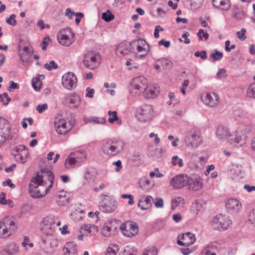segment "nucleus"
I'll use <instances>...</instances> for the list:
<instances>
[{
    "mask_svg": "<svg viewBox=\"0 0 255 255\" xmlns=\"http://www.w3.org/2000/svg\"><path fill=\"white\" fill-rule=\"evenodd\" d=\"M61 221L58 216L49 215L43 219L41 224L42 235L39 242L40 250L45 255H52L57 251L58 242L54 236L56 228Z\"/></svg>",
    "mask_w": 255,
    "mask_h": 255,
    "instance_id": "obj_1",
    "label": "nucleus"
},
{
    "mask_svg": "<svg viewBox=\"0 0 255 255\" xmlns=\"http://www.w3.org/2000/svg\"><path fill=\"white\" fill-rule=\"evenodd\" d=\"M54 175L51 171L47 172L41 170L33 177L29 186V192L33 198H38L44 196L51 188L54 182Z\"/></svg>",
    "mask_w": 255,
    "mask_h": 255,
    "instance_id": "obj_2",
    "label": "nucleus"
},
{
    "mask_svg": "<svg viewBox=\"0 0 255 255\" xmlns=\"http://www.w3.org/2000/svg\"><path fill=\"white\" fill-rule=\"evenodd\" d=\"M216 135L220 139H229L230 144L234 147H241L246 143L244 134L239 132L232 134L229 129L225 127L219 126L216 129Z\"/></svg>",
    "mask_w": 255,
    "mask_h": 255,
    "instance_id": "obj_3",
    "label": "nucleus"
},
{
    "mask_svg": "<svg viewBox=\"0 0 255 255\" xmlns=\"http://www.w3.org/2000/svg\"><path fill=\"white\" fill-rule=\"evenodd\" d=\"M125 144L121 140H109L102 146V151L104 154L109 156H115L121 152Z\"/></svg>",
    "mask_w": 255,
    "mask_h": 255,
    "instance_id": "obj_4",
    "label": "nucleus"
},
{
    "mask_svg": "<svg viewBox=\"0 0 255 255\" xmlns=\"http://www.w3.org/2000/svg\"><path fill=\"white\" fill-rule=\"evenodd\" d=\"M184 142L186 146L190 149L197 147L202 142L199 131L195 128L187 131L184 138Z\"/></svg>",
    "mask_w": 255,
    "mask_h": 255,
    "instance_id": "obj_5",
    "label": "nucleus"
},
{
    "mask_svg": "<svg viewBox=\"0 0 255 255\" xmlns=\"http://www.w3.org/2000/svg\"><path fill=\"white\" fill-rule=\"evenodd\" d=\"M232 224L230 217L226 215L218 214L213 218L212 226L216 230L224 231L227 230Z\"/></svg>",
    "mask_w": 255,
    "mask_h": 255,
    "instance_id": "obj_6",
    "label": "nucleus"
},
{
    "mask_svg": "<svg viewBox=\"0 0 255 255\" xmlns=\"http://www.w3.org/2000/svg\"><path fill=\"white\" fill-rule=\"evenodd\" d=\"M147 83V80L144 76L134 78L131 83L130 92L134 96L140 95L146 89Z\"/></svg>",
    "mask_w": 255,
    "mask_h": 255,
    "instance_id": "obj_7",
    "label": "nucleus"
},
{
    "mask_svg": "<svg viewBox=\"0 0 255 255\" xmlns=\"http://www.w3.org/2000/svg\"><path fill=\"white\" fill-rule=\"evenodd\" d=\"M100 55L98 52L89 51L84 56L83 63L84 65L89 69H94L100 64Z\"/></svg>",
    "mask_w": 255,
    "mask_h": 255,
    "instance_id": "obj_8",
    "label": "nucleus"
},
{
    "mask_svg": "<svg viewBox=\"0 0 255 255\" xmlns=\"http://www.w3.org/2000/svg\"><path fill=\"white\" fill-rule=\"evenodd\" d=\"M74 34L70 28L61 29L58 33L57 38L59 42L62 45L69 46L75 41Z\"/></svg>",
    "mask_w": 255,
    "mask_h": 255,
    "instance_id": "obj_9",
    "label": "nucleus"
},
{
    "mask_svg": "<svg viewBox=\"0 0 255 255\" xmlns=\"http://www.w3.org/2000/svg\"><path fill=\"white\" fill-rule=\"evenodd\" d=\"M120 228L123 235L128 238L134 236L138 232V227L136 223L130 221L122 223Z\"/></svg>",
    "mask_w": 255,
    "mask_h": 255,
    "instance_id": "obj_10",
    "label": "nucleus"
},
{
    "mask_svg": "<svg viewBox=\"0 0 255 255\" xmlns=\"http://www.w3.org/2000/svg\"><path fill=\"white\" fill-rule=\"evenodd\" d=\"M153 116V107L150 105L145 104L141 106L137 111L136 117L141 122L150 121Z\"/></svg>",
    "mask_w": 255,
    "mask_h": 255,
    "instance_id": "obj_11",
    "label": "nucleus"
},
{
    "mask_svg": "<svg viewBox=\"0 0 255 255\" xmlns=\"http://www.w3.org/2000/svg\"><path fill=\"white\" fill-rule=\"evenodd\" d=\"M14 222L8 218L0 222V238H5L9 237L14 230Z\"/></svg>",
    "mask_w": 255,
    "mask_h": 255,
    "instance_id": "obj_12",
    "label": "nucleus"
},
{
    "mask_svg": "<svg viewBox=\"0 0 255 255\" xmlns=\"http://www.w3.org/2000/svg\"><path fill=\"white\" fill-rule=\"evenodd\" d=\"M189 176L185 174H178L172 178L170 185L174 189H180L187 185Z\"/></svg>",
    "mask_w": 255,
    "mask_h": 255,
    "instance_id": "obj_13",
    "label": "nucleus"
},
{
    "mask_svg": "<svg viewBox=\"0 0 255 255\" xmlns=\"http://www.w3.org/2000/svg\"><path fill=\"white\" fill-rule=\"evenodd\" d=\"M77 82V78L72 72H67L62 76V85L68 90H71L76 87Z\"/></svg>",
    "mask_w": 255,
    "mask_h": 255,
    "instance_id": "obj_14",
    "label": "nucleus"
},
{
    "mask_svg": "<svg viewBox=\"0 0 255 255\" xmlns=\"http://www.w3.org/2000/svg\"><path fill=\"white\" fill-rule=\"evenodd\" d=\"M54 127L58 134H65L71 130L72 125L64 119L56 118L54 122Z\"/></svg>",
    "mask_w": 255,
    "mask_h": 255,
    "instance_id": "obj_15",
    "label": "nucleus"
},
{
    "mask_svg": "<svg viewBox=\"0 0 255 255\" xmlns=\"http://www.w3.org/2000/svg\"><path fill=\"white\" fill-rule=\"evenodd\" d=\"M201 99L206 105L214 108L217 106L220 98L216 93L211 92L203 94L201 96Z\"/></svg>",
    "mask_w": 255,
    "mask_h": 255,
    "instance_id": "obj_16",
    "label": "nucleus"
},
{
    "mask_svg": "<svg viewBox=\"0 0 255 255\" xmlns=\"http://www.w3.org/2000/svg\"><path fill=\"white\" fill-rule=\"evenodd\" d=\"M10 131V127L7 120L0 117V145L3 143L8 138Z\"/></svg>",
    "mask_w": 255,
    "mask_h": 255,
    "instance_id": "obj_17",
    "label": "nucleus"
},
{
    "mask_svg": "<svg viewBox=\"0 0 255 255\" xmlns=\"http://www.w3.org/2000/svg\"><path fill=\"white\" fill-rule=\"evenodd\" d=\"M132 45V42L125 41L121 43L116 49L117 55L119 57L128 55L133 50Z\"/></svg>",
    "mask_w": 255,
    "mask_h": 255,
    "instance_id": "obj_18",
    "label": "nucleus"
},
{
    "mask_svg": "<svg viewBox=\"0 0 255 255\" xmlns=\"http://www.w3.org/2000/svg\"><path fill=\"white\" fill-rule=\"evenodd\" d=\"M117 208V204L115 201L113 200L109 197L104 198L100 205V209L105 213H111Z\"/></svg>",
    "mask_w": 255,
    "mask_h": 255,
    "instance_id": "obj_19",
    "label": "nucleus"
},
{
    "mask_svg": "<svg viewBox=\"0 0 255 255\" xmlns=\"http://www.w3.org/2000/svg\"><path fill=\"white\" fill-rule=\"evenodd\" d=\"M196 241L195 235L190 232H187L178 236L177 244L180 246L191 245Z\"/></svg>",
    "mask_w": 255,
    "mask_h": 255,
    "instance_id": "obj_20",
    "label": "nucleus"
},
{
    "mask_svg": "<svg viewBox=\"0 0 255 255\" xmlns=\"http://www.w3.org/2000/svg\"><path fill=\"white\" fill-rule=\"evenodd\" d=\"M202 179L198 175H193L189 176V182L187 185L189 189L193 191H197L202 187Z\"/></svg>",
    "mask_w": 255,
    "mask_h": 255,
    "instance_id": "obj_21",
    "label": "nucleus"
},
{
    "mask_svg": "<svg viewBox=\"0 0 255 255\" xmlns=\"http://www.w3.org/2000/svg\"><path fill=\"white\" fill-rule=\"evenodd\" d=\"M227 209L232 213H237L242 209V205L241 202L235 198H230L226 203Z\"/></svg>",
    "mask_w": 255,
    "mask_h": 255,
    "instance_id": "obj_22",
    "label": "nucleus"
},
{
    "mask_svg": "<svg viewBox=\"0 0 255 255\" xmlns=\"http://www.w3.org/2000/svg\"><path fill=\"white\" fill-rule=\"evenodd\" d=\"M19 250L18 246L14 243H10L4 246L0 251V255H13Z\"/></svg>",
    "mask_w": 255,
    "mask_h": 255,
    "instance_id": "obj_23",
    "label": "nucleus"
},
{
    "mask_svg": "<svg viewBox=\"0 0 255 255\" xmlns=\"http://www.w3.org/2000/svg\"><path fill=\"white\" fill-rule=\"evenodd\" d=\"M143 93L145 98L147 99L154 98L159 93L158 87L155 85L147 84L146 89H145Z\"/></svg>",
    "mask_w": 255,
    "mask_h": 255,
    "instance_id": "obj_24",
    "label": "nucleus"
},
{
    "mask_svg": "<svg viewBox=\"0 0 255 255\" xmlns=\"http://www.w3.org/2000/svg\"><path fill=\"white\" fill-rule=\"evenodd\" d=\"M153 202V198L151 196H144L139 200L138 206L142 210H146L149 208Z\"/></svg>",
    "mask_w": 255,
    "mask_h": 255,
    "instance_id": "obj_25",
    "label": "nucleus"
},
{
    "mask_svg": "<svg viewBox=\"0 0 255 255\" xmlns=\"http://www.w3.org/2000/svg\"><path fill=\"white\" fill-rule=\"evenodd\" d=\"M63 252L64 255H74L77 253L76 244L73 242L67 243L63 249Z\"/></svg>",
    "mask_w": 255,
    "mask_h": 255,
    "instance_id": "obj_26",
    "label": "nucleus"
},
{
    "mask_svg": "<svg viewBox=\"0 0 255 255\" xmlns=\"http://www.w3.org/2000/svg\"><path fill=\"white\" fill-rule=\"evenodd\" d=\"M214 6L223 10H228L231 7L230 0H212Z\"/></svg>",
    "mask_w": 255,
    "mask_h": 255,
    "instance_id": "obj_27",
    "label": "nucleus"
},
{
    "mask_svg": "<svg viewBox=\"0 0 255 255\" xmlns=\"http://www.w3.org/2000/svg\"><path fill=\"white\" fill-rule=\"evenodd\" d=\"M136 43L137 45V50L138 52H144L148 53V45L146 41L143 39H139L137 40H134L132 42V44Z\"/></svg>",
    "mask_w": 255,
    "mask_h": 255,
    "instance_id": "obj_28",
    "label": "nucleus"
},
{
    "mask_svg": "<svg viewBox=\"0 0 255 255\" xmlns=\"http://www.w3.org/2000/svg\"><path fill=\"white\" fill-rule=\"evenodd\" d=\"M31 56L32 52L28 46L23 47L22 51H21L19 53L20 59L23 62H28Z\"/></svg>",
    "mask_w": 255,
    "mask_h": 255,
    "instance_id": "obj_29",
    "label": "nucleus"
},
{
    "mask_svg": "<svg viewBox=\"0 0 255 255\" xmlns=\"http://www.w3.org/2000/svg\"><path fill=\"white\" fill-rule=\"evenodd\" d=\"M70 106L77 108L81 104V98L79 95L76 93H73L69 95L67 99Z\"/></svg>",
    "mask_w": 255,
    "mask_h": 255,
    "instance_id": "obj_30",
    "label": "nucleus"
},
{
    "mask_svg": "<svg viewBox=\"0 0 255 255\" xmlns=\"http://www.w3.org/2000/svg\"><path fill=\"white\" fill-rule=\"evenodd\" d=\"M69 197L64 191L59 192L56 196V202L59 206L65 205L68 202Z\"/></svg>",
    "mask_w": 255,
    "mask_h": 255,
    "instance_id": "obj_31",
    "label": "nucleus"
},
{
    "mask_svg": "<svg viewBox=\"0 0 255 255\" xmlns=\"http://www.w3.org/2000/svg\"><path fill=\"white\" fill-rule=\"evenodd\" d=\"M197 158V155H193L191 157L190 160L187 163L188 167L192 170H198L202 169V166L200 165Z\"/></svg>",
    "mask_w": 255,
    "mask_h": 255,
    "instance_id": "obj_32",
    "label": "nucleus"
},
{
    "mask_svg": "<svg viewBox=\"0 0 255 255\" xmlns=\"http://www.w3.org/2000/svg\"><path fill=\"white\" fill-rule=\"evenodd\" d=\"M71 154L76 159L77 162H78L80 165L87 159L86 152L84 150H77L71 152Z\"/></svg>",
    "mask_w": 255,
    "mask_h": 255,
    "instance_id": "obj_33",
    "label": "nucleus"
},
{
    "mask_svg": "<svg viewBox=\"0 0 255 255\" xmlns=\"http://www.w3.org/2000/svg\"><path fill=\"white\" fill-rule=\"evenodd\" d=\"M80 166V164L77 162L76 159L72 155L71 153L67 157L64 164L66 168L69 169L70 168Z\"/></svg>",
    "mask_w": 255,
    "mask_h": 255,
    "instance_id": "obj_34",
    "label": "nucleus"
},
{
    "mask_svg": "<svg viewBox=\"0 0 255 255\" xmlns=\"http://www.w3.org/2000/svg\"><path fill=\"white\" fill-rule=\"evenodd\" d=\"M246 12L242 8L234 6L233 8L232 16L238 20H241L244 18Z\"/></svg>",
    "mask_w": 255,
    "mask_h": 255,
    "instance_id": "obj_35",
    "label": "nucleus"
},
{
    "mask_svg": "<svg viewBox=\"0 0 255 255\" xmlns=\"http://www.w3.org/2000/svg\"><path fill=\"white\" fill-rule=\"evenodd\" d=\"M29 156V152L28 151H24L23 154H15L14 158L18 162L23 163L27 161V158Z\"/></svg>",
    "mask_w": 255,
    "mask_h": 255,
    "instance_id": "obj_36",
    "label": "nucleus"
},
{
    "mask_svg": "<svg viewBox=\"0 0 255 255\" xmlns=\"http://www.w3.org/2000/svg\"><path fill=\"white\" fill-rule=\"evenodd\" d=\"M108 115L110 117L108 119V122L112 124L116 121L118 125H121L122 124V120L117 116V112L116 111H109L108 112Z\"/></svg>",
    "mask_w": 255,
    "mask_h": 255,
    "instance_id": "obj_37",
    "label": "nucleus"
},
{
    "mask_svg": "<svg viewBox=\"0 0 255 255\" xmlns=\"http://www.w3.org/2000/svg\"><path fill=\"white\" fill-rule=\"evenodd\" d=\"M223 57V53L222 52L219 51L215 50L210 55L209 60L214 62L215 61H218L221 60Z\"/></svg>",
    "mask_w": 255,
    "mask_h": 255,
    "instance_id": "obj_38",
    "label": "nucleus"
},
{
    "mask_svg": "<svg viewBox=\"0 0 255 255\" xmlns=\"http://www.w3.org/2000/svg\"><path fill=\"white\" fill-rule=\"evenodd\" d=\"M102 233L106 237H110L112 234L111 223H107L104 225L102 229Z\"/></svg>",
    "mask_w": 255,
    "mask_h": 255,
    "instance_id": "obj_39",
    "label": "nucleus"
},
{
    "mask_svg": "<svg viewBox=\"0 0 255 255\" xmlns=\"http://www.w3.org/2000/svg\"><path fill=\"white\" fill-rule=\"evenodd\" d=\"M159 60L161 63V66L163 69H170L172 67V62L169 59L161 58Z\"/></svg>",
    "mask_w": 255,
    "mask_h": 255,
    "instance_id": "obj_40",
    "label": "nucleus"
},
{
    "mask_svg": "<svg viewBox=\"0 0 255 255\" xmlns=\"http://www.w3.org/2000/svg\"><path fill=\"white\" fill-rule=\"evenodd\" d=\"M171 163L173 166L178 165L180 167H182L184 166L182 159L179 158L177 155H174L172 157Z\"/></svg>",
    "mask_w": 255,
    "mask_h": 255,
    "instance_id": "obj_41",
    "label": "nucleus"
},
{
    "mask_svg": "<svg viewBox=\"0 0 255 255\" xmlns=\"http://www.w3.org/2000/svg\"><path fill=\"white\" fill-rule=\"evenodd\" d=\"M157 251L155 246L147 248L142 255H157Z\"/></svg>",
    "mask_w": 255,
    "mask_h": 255,
    "instance_id": "obj_42",
    "label": "nucleus"
},
{
    "mask_svg": "<svg viewBox=\"0 0 255 255\" xmlns=\"http://www.w3.org/2000/svg\"><path fill=\"white\" fill-rule=\"evenodd\" d=\"M184 199L181 197H177L172 200V206L173 208H175V207L181 206L184 204Z\"/></svg>",
    "mask_w": 255,
    "mask_h": 255,
    "instance_id": "obj_43",
    "label": "nucleus"
},
{
    "mask_svg": "<svg viewBox=\"0 0 255 255\" xmlns=\"http://www.w3.org/2000/svg\"><path fill=\"white\" fill-rule=\"evenodd\" d=\"M32 209V206L28 203L23 204L20 209V214H25Z\"/></svg>",
    "mask_w": 255,
    "mask_h": 255,
    "instance_id": "obj_44",
    "label": "nucleus"
},
{
    "mask_svg": "<svg viewBox=\"0 0 255 255\" xmlns=\"http://www.w3.org/2000/svg\"><path fill=\"white\" fill-rule=\"evenodd\" d=\"M0 100L2 102L3 106H6L11 100L7 93L0 94Z\"/></svg>",
    "mask_w": 255,
    "mask_h": 255,
    "instance_id": "obj_45",
    "label": "nucleus"
},
{
    "mask_svg": "<svg viewBox=\"0 0 255 255\" xmlns=\"http://www.w3.org/2000/svg\"><path fill=\"white\" fill-rule=\"evenodd\" d=\"M32 85L33 88L36 90L38 91L40 89L42 85L41 81L37 78L32 79Z\"/></svg>",
    "mask_w": 255,
    "mask_h": 255,
    "instance_id": "obj_46",
    "label": "nucleus"
},
{
    "mask_svg": "<svg viewBox=\"0 0 255 255\" xmlns=\"http://www.w3.org/2000/svg\"><path fill=\"white\" fill-rule=\"evenodd\" d=\"M44 68L47 69L48 71H50L52 69H57L58 65L54 60H52L50 61L49 63L45 64Z\"/></svg>",
    "mask_w": 255,
    "mask_h": 255,
    "instance_id": "obj_47",
    "label": "nucleus"
},
{
    "mask_svg": "<svg viewBox=\"0 0 255 255\" xmlns=\"http://www.w3.org/2000/svg\"><path fill=\"white\" fill-rule=\"evenodd\" d=\"M193 8L200 7L201 5L203 0H187Z\"/></svg>",
    "mask_w": 255,
    "mask_h": 255,
    "instance_id": "obj_48",
    "label": "nucleus"
},
{
    "mask_svg": "<svg viewBox=\"0 0 255 255\" xmlns=\"http://www.w3.org/2000/svg\"><path fill=\"white\" fill-rule=\"evenodd\" d=\"M246 29L245 28H242L240 31L237 32V36L241 41H244L247 37L246 36Z\"/></svg>",
    "mask_w": 255,
    "mask_h": 255,
    "instance_id": "obj_49",
    "label": "nucleus"
},
{
    "mask_svg": "<svg viewBox=\"0 0 255 255\" xmlns=\"http://www.w3.org/2000/svg\"><path fill=\"white\" fill-rule=\"evenodd\" d=\"M25 146L23 145H18L14 146L12 150V154L14 156L15 154H19L20 152L24 151Z\"/></svg>",
    "mask_w": 255,
    "mask_h": 255,
    "instance_id": "obj_50",
    "label": "nucleus"
},
{
    "mask_svg": "<svg viewBox=\"0 0 255 255\" xmlns=\"http://www.w3.org/2000/svg\"><path fill=\"white\" fill-rule=\"evenodd\" d=\"M102 18L106 21L109 22L114 18V15L110 11L104 12L102 14Z\"/></svg>",
    "mask_w": 255,
    "mask_h": 255,
    "instance_id": "obj_51",
    "label": "nucleus"
},
{
    "mask_svg": "<svg viewBox=\"0 0 255 255\" xmlns=\"http://www.w3.org/2000/svg\"><path fill=\"white\" fill-rule=\"evenodd\" d=\"M15 15L14 14H11L8 18H6V22L12 26L15 25L16 24V20L15 19Z\"/></svg>",
    "mask_w": 255,
    "mask_h": 255,
    "instance_id": "obj_52",
    "label": "nucleus"
},
{
    "mask_svg": "<svg viewBox=\"0 0 255 255\" xmlns=\"http://www.w3.org/2000/svg\"><path fill=\"white\" fill-rule=\"evenodd\" d=\"M247 94L249 97L255 98V86H252V84H251L247 90Z\"/></svg>",
    "mask_w": 255,
    "mask_h": 255,
    "instance_id": "obj_53",
    "label": "nucleus"
},
{
    "mask_svg": "<svg viewBox=\"0 0 255 255\" xmlns=\"http://www.w3.org/2000/svg\"><path fill=\"white\" fill-rule=\"evenodd\" d=\"M197 35L199 36L200 40H202V38L204 37L205 39H208L209 38V34L207 32H204V30L202 29H200Z\"/></svg>",
    "mask_w": 255,
    "mask_h": 255,
    "instance_id": "obj_54",
    "label": "nucleus"
},
{
    "mask_svg": "<svg viewBox=\"0 0 255 255\" xmlns=\"http://www.w3.org/2000/svg\"><path fill=\"white\" fill-rule=\"evenodd\" d=\"M194 55L196 57H200L201 59L205 60L207 58V53L206 51H201L195 52Z\"/></svg>",
    "mask_w": 255,
    "mask_h": 255,
    "instance_id": "obj_55",
    "label": "nucleus"
},
{
    "mask_svg": "<svg viewBox=\"0 0 255 255\" xmlns=\"http://www.w3.org/2000/svg\"><path fill=\"white\" fill-rule=\"evenodd\" d=\"M48 108L47 104H43L42 105H38L36 107V110L39 113H42L44 111Z\"/></svg>",
    "mask_w": 255,
    "mask_h": 255,
    "instance_id": "obj_56",
    "label": "nucleus"
},
{
    "mask_svg": "<svg viewBox=\"0 0 255 255\" xmlns=\"http://www.w3.org/2000/svg\"><path fill=\"white\" fill-rule=\"evenodd\" d=\"M49 40L50 38L49 37H45L43 39V40L40 44L41 48L43 50H45L47 49V46L48 45V41H49Z\"/></svg>",
    "mask_w": 255,
    "mask_h": 255,
    "instance_id": "obj_57",
    "label": "nucleus"
},
{
    "mask_svg": "<svg viewBox=\"0 0 255 255\" xmlns=\"http://www.w3.org/2000/svg\"><path fill=\"white\" fill-rule=\"evenodd\" d=\"M154 205L156 208H163L164 206L163 199L160 198H156L154 202Z\"/></svg>",
    "mask_w": 255,
    "mask_h": 255,
    "instance_id": "obj_58",
    "label": "nucleus"
},
{
    "mask_svg": "<svg viewBox=\"0 0 255 255\" xmlns=\"http://www.w3.org/2000/svg\"><path fill=\"white\" fill-rule=\"evenodd\" d=\"M106 121V119L104 118H95L91 121V122L100 124H105Z\"/></svg>",
    "mask_w": 255,
    "mask_h": 255,
    "instance_id": "obj_59",
    "label": "nucleus"
},
{
    "mask_svg": "<svg viewBox=\"0 0 255 255\" xmlns=\"http://www.w3.org/2000/svg\"><path fill=\"white\" fill-rule=\"evenodd\" d=\"M75 12L72 11L70 8H67L66 9L65 15L68 17L69 19L73 18V16L74 15Z\"/></svg>",
    "mask_w": 255,
    "mask_h": 255,
    "instance_id": "obj_60",
    "label": "nucleus"
},
{
    "mask_svg": "<svg viewBox=\"0 0 255 255\" xmlns=\"http://www.w3.org/2000/svg\"><path fill=\"white\" fill-rule=\"evenodd\" d=\"M2 185L4 186H8L12 189L15 187V185L11 182V180L10 179H7L5 181L3 182Z\"/></svg>",
    "mask_w": 255,
    "mask_h": 255,
    "instance_id": "obj_61",
    "label": "nucleus"
},
{
    "mask_svg": "<svg viewBox=\"0 0 255 255\" xmlns=\"http://www.w3.org/2000/svg\"><path fill=\"white\" fill-rule=\"evenodd\" d=\"M113 165L116 166V168H115V171L116 172L120 171L123 167L122 165V162L120 160H119L117 161L114 162L113 163Z\"/></svg>",
    "mask_w": 255,
    "mask_h": 255,
    "instance_id": "obj_62",
    "label": "nucleus"
},
{
    "mask_svg": "<svg viewBox=\"0 0 255 255\" xmlns=\"http://www.w3.org/2000/svg\"><path fill=\"white\" fill-rule=\"evenodd\" d=\"M159 46L164 45L166 48H168L170 46V42L169 41H166L165 39H162L158 42Z\"/></svg>",
    "mask_w": 255,
    "mask_h": 255,
    "instance_id": "obj_63",
    "label": "nucleus"
},
{
    "mask_svg": "<svg viewBox=\"0 0 255 255\" xmlns=\"http://www.w3.org/2000/svg\"><path fill=\"white\" fill-rule=\"evenodd\" d=\"M198 162L200 164V165L202 166V169L203 168L204 165L205 164L206 161H207V158L205 156H201L199 157L198 159L197 158Z\"/></svg>",
    "mask_w": 255,
    "mask_h": 255,
    "instance_id": "obj_64",
    "label": "nucleus"
}]
</instances>
